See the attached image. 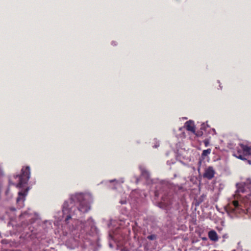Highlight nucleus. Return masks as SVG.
I'll use <instances>...</instances> for the list:
<instances>
[{"label":"nucleus","instance_id":"nucleus-1","mask_svg":"<svg viewBox=\"0 0 251 251\" xmlns=\"http://www.w3.org/2000/svg\"><path fill=\"white\" fill-rule=\"evenodd\" d=\"M75 196L74 199L76 200L79 203L78 210L83 213L88 212L90 209L89 203L86 201L84 196H91L89 194H76L74 195Z\"/></svg>","mask_w":251,"mask_h":251},{"label":"nucleus","instance_id":"nucleus-2","mask_svg":"<svg viewBox=\"0 0 251 251\" xmlns=\"http://www.w3.org/2000/svg\"><path fill=\"white\" fill-rule=\"evenodd\" d=\"M22 174L20 175H16L14 177L18 178L19 182L16 184V187L22 188L26 184L30 178V172L29 166L23 167L21 170Z\"/></svg>","mask_w":251,"mask_h":251},{"label":"nucleus","instance_id":"nucleus-3","mask_svg":"<svg viewBox=\"0 0 251 251\" xmlns=\"http://www.w3.org/2000/svg\"><path fill=\"white\" fill-rule=\"evenodd\" d=\"M215 171L212 166H209L205 170L203 176L209 180L211 179L214 176Z\"/></svg>","mask_w":251,"mask_h":251},{"label":"nucleus","instance_id":"nucleus-4","mask_svg":"<svg viewBox=\"0 0 251 251\" xmlns=\"http://www.w3.org/2000/svg\"><path fill=\"white\" fill-rule=\"evenodd\" d=\"M184 127L186 128L188 131H191L193 133H195V128L193 121L189 120L186 122L184 124Z\"/></svg>","mask_w":251,"mask_h":251},{"label":"nucleus","instance_id":"nucleus-5","mask_svg":"<svg viewBox=\"0 0 251 251\" xmlns=\"http://www.w3.org/2000/svg\"><path fill=\"white\" fill-rule=\"evenodd\" d=\"M239 146L243 151V153L244 156H247L251 154V148L247 145H244L242 143H240Z\"/></svg>","mask_w":251,"mask_h":251},{"label":"nucleus","instance_id":"nucleus-6","mask_svg":"<svg viewBox=\"0 0 251 251\" xmlns=\"http://www.w3.org/2000/svg\"><path fill=\"white\" fill-rule=\"evenodd\" d=\"M236 187H237V190L236 193H244L246 191L247 187L246 186V183L244 182H241V183H237L236 184Z\"/></svg>","mask_w":251,"mask_h":251},{"label":"nucleus","instance_id":"nucleus-7","mask_svg":"<svg viewBox=\"0 0 251 251\" xmlns=\"http://www.w3.org/2000/svg\"><path fill=\"white\" fill-rule=\"evenodd\" d=\"M28 189H26L24 192H19V196L17 199V203H20L21 201L23 203L25 200V197L27 195Z\"/></svg>","mask_w":251,"mask_h":251},{"label":"nucleus","instance_id":"nucleus-8","mask_svg":"<svg viewBox=\"0 0 251 251\" xmlns=\"http://www.w3.org/2000/svg\"><path fill=\"white\" fill-rule=\"evenodd\" d=\"M231 204L233 206V207L230 206L229 208V210L232 212H237V211L240 209V205L238 201H234L232 202Z\"/></svg>","mask_w":251,"mask_h":251},{"label":"nucleus","instance_id":"nucleus-9","mask_svg":"<svg viewBox=\"0 0 251 251\" xmlns=\"http://www.w3.org/2000/svg\"><path fill=\"white\" fill-rule=\"evenodd\" d=\"M234 155L237 158L241 160H247L243 155V151L241 150V148L240 149H239L238 147L237 148L236 152L234 153Z\"/></svg>","mask_w":251,"mask_h":251},{"label":"nucleus","instance_id":"nucleus-10","mask_svg":"<svg viewBox=\"0 0 251 251\" xmlns=\"http://www.w3.org/2000/svg\"><path fill=\"white\" fill-rule=\"evenodd\" d=\"M209 238L213 241H217L218 240V237L216 232L214 230H211L208 232Z\"/></svg>","mask_w":251,"mask_h":251},{"label":"nucleus","instance_id":"nucleus-11","mask_svg":"<svg viewBox=\"0 0 251 251\" xmlns=\"http://www.w3.org/2000/svg\"><path fill=\"white\" fill-rule=\"evenodd\" d=\"M185 191V189L183 187L182 185H174V192H176L177 193L184 192Z\"/></svg>","mask_w":251,"mask_h":251},{"label":"nucleus","instance_id":"nucleus-12","mask_svg":"<svg viewBox=\"0 0 251 251\" xmlns=\"http://www.w3.org/2000/svg\"><path fill=\"white\" fill-rule=\"evenodd\" d=\"M206 198V195L202 194L198 199L195 200V205L199 206L201 203H202Z\"/></svg>","mask_w":251,"mask_h":251},{"label":"nucleus","instance_id":"nucleus-13","mask_svg":"<svg viewBox=\"0 0 251 251\" xmlns=\"http://www.w3.org/2000/svg\"><path fill=\"white\" fill-rule=\"evenodd\" d=\"M211 150L210 149H208L207 150H204L203 151L201 157V158L204 159L205 158V157L208 154H209L211 153Z\"/></svg>","mask_w":251,"mask_h":251},{"label":"nucleus","instance_id":"nucleus-14","mask_svg":"<svg viewBox=\"0 0 251 251\" xmlns=\"http://www.w3.org/2000/svg\"><path fill=\"white\" fill-rule=\"evenodd\" d=\"M244 183H246V187L247 189H251V179L248 178L247 179L246 182Z\"/></svg>","mask_w":251,"mask_h":251},{"label":"nucleus","instance_id":"nucleus-15","mask_svg":"<svg viewBox=\"0 0 251 251\" xmlns=\"http://www.w3.org/2000/svg\"><path fill=\"white\" fill-rule=\"evenodd\" d=\"M141 174L142 176H145L146 177H148L149 176V172L144 169H141Z\"/></svg>","mask_w":251,"mask_h":251},{"label":"nucleus","instance_id":"nucleus-16","mask_svg":"<svg viewBox=\"0 0 251 251\" xmlns=\"http://www.w3.org/2000/svg\"><path fill=\"white\" fill-rule=\"evenodd\" d=\"M194 134L197 137H201V136H202V135L203 134V131L200 129L199 130H198L197 131H195V133H194Z\"/></svg>","mask_w":251,"mask_h":251},{"label":"nucleus","instance_id":"nucleus-17","mask_svg":"<svg viewBox=\"0 0 251 251\" xmlns=\"http://www.w3.org/2000/svg\"><path fill=\"white\" fill-rule=\"evenodd\" d=\"M209 127L208 125H206L205 123H202L200 129L202 131L206 130V127Z\"/></svg>","mask_w":251,"mask_h":251},{"label":"nucleus","instance_id":"nucleus-18","mask_svg":"<svg viewBox=\"0 0 251 251\" xmlns=\"http://www.w3.org/2000/svg\"><path fill=\"white\" fill-rule=\"evenodd\" d=\"M162 203H164L166 205L169 204V202L168 201V198H166V196H164L162 198Z\"/></svg>","mask_w":251,"mask_h":251},{"label":"nucleus","instance_id":"nucleus-19","mask_svg":"<svg viewBox=\"0 0 251 251\" xmlns=\"http://www.w3.org/2000/svg\"><path fill=\"white\" fill-rule=\"evenodd\" d=\"M67 206H68V203L67 202H64L63 205V213H65L67 211Z\"/></svg>","mask_w":251,"mask_h":251},{"label":"nucleus","instance_id":"nucleus-20","mask_svg":"<svg viewBox=\"0 0 251 251\" xmlns=\"http://www.w3.org/2000/svg\"><path fill=\"white\" fill-rule=\"evenodd\" d=\"M147 238L150 240H153L156 238V236L155 234H151V235H149L147 237Z\"/></svg>","mask_w":251,"mask_h":251},{"label":"nucleus","instance_id":"nucleus-21","mask_svg":"<svg viewBox=\"0 0 251 251\" xmlns=\"http://www.w3.org/2000/svg\"><path fill=\"white\" fill-rule=\"evenodd\" d=\"M203 143H204V144L205 146V147H207L209 145V139H205L203 141Z\"/></svg>","mask_w":251,"mask_h":251},{"label":"nucleus","instance_id":"nucleus-22","mask_svg":"<svg viewBox=\"0 0 251 251\" xmlns=\"http://www.w3.org/2000/svg\"><path fill=\"white\" fill-rule=\"evenodd\" d=\"M71 219V216L70 214L68 215L65 218V221L67 222L68 220Z\"/></svg>","mask_w":251,"mask_h":251},{"label":"nucleus","instance_id":"nucleus-23","mask_svg":"<svg viewBox=\"0 0 251 251\" xmlns=\"http://www.w3.org/2000/svg\"><path fill=\"white\" fill-rule=\"evenodd\" d=\"M228 237V235L227 234H225L223 235V238H227Z\"/></svg>","mask_w":251,"mask_h":251},{"label":"nucleus","instance_id":"nucleus-24","mask_svg":"<svg viewBox=\"0 0 251 251\" xmlns=\"http://www.w3.org/2000/svg\"><path fill=\"white\" fill-rule=\"evenodd\" d=\"M248 163L250 165H251V160H248Z\"/></svg>","mask_w":251,"mask_h":251},{"label":"nucleus","instance_id":"nucleus-25","mask_svg":"<svg viewBox=\"0 0 251 251\" xmlns=\"http://www.w3.org/2000/svg\"><path fill=\"white\" fill-rule=\"evenodd\" d=\"M201 160H200V161H199V164H200V165L201 164Z\"/></svg>","mask_w":251,"mask_h":251},{"label":"nucleus","instance_id":"nucleus-26","mask_svg":"<svg viewBox=\"0 0 251 251\" xmlns=\"http://www.w3.org/2000/svg\"><path fill=\"white\" fill-rule=\"evenodd\" d=\"M157 192H155V196H157Z\"/></svg>","mask_w":251,"mask_h":251},{"label":"nucleus","instance_id":"nucleus-27","mask_svg":"<svg viewBox=\"0 0 251 251\" xmlns=\"http://www.w3.org/2000/svg\"><path fill=\"white\" fill-rule=\"evenodd\" d=\"M74 199L73 198L71 199V201H73Z\"/></svg>","mask_w":251,"mask_h":251}]
</instances>
